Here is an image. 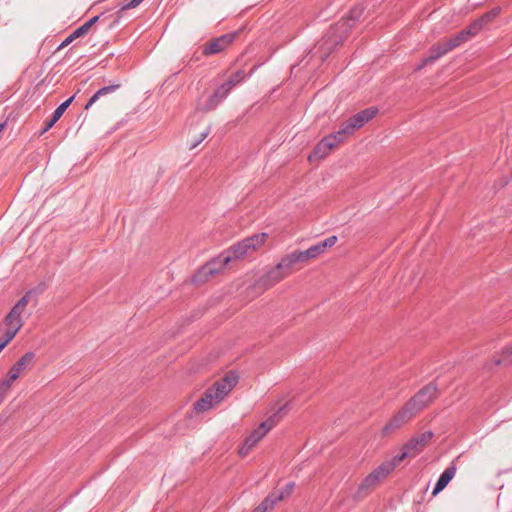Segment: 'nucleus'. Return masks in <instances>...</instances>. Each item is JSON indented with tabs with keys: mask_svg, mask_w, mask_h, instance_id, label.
Listing matches in <instances>:
<instances>
[{
	"mask_svg": "<svg viewBox=\"0 0 512 512\" xmlns=\"http://www.w3.org/2000/svg\"><path fill=\"white\" fill-rule=\"evenodd\" d=\"M238 381L239 376L236 372H227L207 388L200 399L194 403L195 412L200 414L216 408L231 393Z\"/></svg>",
	"mask_w": 512,
	"mask_h": 512,
	"instance_id": "nucleus-1",
	"label": "nucleus"
},
{
	"mask_svg": "<svg viewBox=\"0 0 512 512\" xmlns=\"http://www.w3.org/2000/svg\"><path fill=\"white\" fill-rule=\"evenodd\" d=\"M276 416L261 422L258 427L252 430L242 441L238 447V455L241 458L247 457L258 443L266 436V434L276 425Z\"/></svg>",
	"mask_w": 512,
	"mask_h": 512,
	"instance_id": "nucleus-2",
	"label": "nucleus"
},
{
	"mask_svg": "<svg viewBox=\"0 0 512 512\" xmlns=\"http://www.w3.org/2000/svg\"><path fill=\"white\" fill-rule=\"evenodd\" d=\"M30 301V292L26 293L6 315L3 321V330L7 331L9 336H16L24 325L23 316Z\"/></svg>",
	"mask_w": 512,
	"mask_h": 512,
	"instance_id": "nucleus-3",
	"label": "nucleus"
},
{
	"mask_svg": "<svg viewBox=\"0 0 512 512\" xmlns=\"http://www.w3.org/2000/svg\"><path fill=\"white\" fill-rule=\"evenodd\" d=\"M267 239V233L255 234L236 243L227 251L232 255L233 260L242 259L258 251L266 243Z\"/></svg>",
	"mask_w": 512,
	"mask_h": 512,
	"instance_id": "nucleus-4",
	"label": "nucleus"
},
{
	"mask_svg": "<svg viewBox=\"0 0 512 512\" xmlns=\"http://www.w3.org/2000/svg\"><path fill=\"white\" fill-rule=\"evenodd\" d=\"M285 264V258L282 257L277 265L256 281L255 287L259 293L273 287L292 273L290 266Z\"/></svg>",
	"mask_w": 512,
	"mask_h": 512,
	"instance_id": "nucleus-5",
	"label": "nucleus"
},
{
	"mask_svg": "<svg viewBox=\"0 0 512 512\" xmlns=\"http://www.w3.org/2000/svg\"><path fill=\"white\" fill-rule=\"evenodd\" d=\"M433 434L431 432H424L419 436L409 440L402 448V453L393 457L390 461L396 467L406 458L416 457L431 440Z\"/></svg>",
	"mask_w": 512,
	"mask_h": 512,
	"instance_id": "nucleus-6",
	"label": "nucleus"
},
{
	"mask_svg": "<svg viewBox=\"0 0 512 512\" xmlns=\"http://www.w3.org/2000/svg\"><path fill=\"white\" fill-rule=\"evenodd\" d=\"M394 465L392 462L386 461L378 468L372 471L362 482L361 489H372L377 486L383 479H385L393 470Z\"/></svg>",
	"mask_w": 512,
	"mask_h": 512,
	"instance_id": "nucleus-7",
	"label": "nucleus"
},
{
	"mask_svg": "<svg viewBox=\"0 0 512 512\" xmlns=\"http://www.w3.org/2000/svg\"><path fill=\"white\" fill-rule=\"evenodd\" d=\"M295 484L288 483L283 489L277 493H272L259 505L253 512H267L272 510L273 507L281 500L289 497L293 492Z\"/></svg>",
	"mask_w": 512,
	"mask_h": 512,
	"instance_id": "nucleus-8",
	"label": "nucleus"
},
{
	"mask_svg": "<svg viewBox=\"0 0 512 512\" xmlns=\"http://www.w3.org/2000/svg\"><path fill=\"white\" fill-rule=\"evenodd\" d=\"M338 146L335 137L328 135L324 137L313 149L308 156L310 162L319 161L324 159L329 153Z\"/></svg>",
	"mask_w": 512,
	"mask_h": 512,
	"instance_id": "nucleus-9",
	"label": "nucleus"
},
{
	"mask_svg": "<svg viewBox=\"0 0 512 512\" xmlns=\"http://www.w3.org/2000/svg\"><path fill=\"white\" fill-rule=\"evenodd\" d=\"M231 261H233L232 255H230L228 251H225L204 265L201 269V273L206 276L215 275L222 271Z\"/></svg>",
	"mask_w": 512,
	"mask_h": 512,
	"instance_id": "nucleus-10",
	"label": "nucleus"
},
{
	"mask_svg": "<svg viewBox=\"0 0 512 512\" xmlns=\"http://www.w3.org/2000/svg\"><path fill=\"white\" fill-rule=\"evenodd\" d=\"M361 13V10L352 11L351 16L348 19H342L335 24V26L332 28V36L335 37V43H340L341 41H343L344 37L347 36L349 30L353 25L351 23V20L355 21L360 16Z\"/></svg>",
	"mask_w": 512,
	"mask_h": 512,
	"instance_id": "nucleus-11",
	"label": "nucleus"
},
{
	"mask_svg": "<svg viewBox=\"0 0 512 512\" xmlns=\"http://www.w3.org/2000/svg\"><path fill=\"white\" fill-rule=\"evenodd\" d=\"M34 353H25L9 370L7 377L13 382L16 381L26 370L32 367Z\"/></svg>",
	"mask_w": 512,
	"mask_h": 512,
	"instance_id": "nucleus-12",
	"label": "nucleus"
},
{
	"mask_svg": "<svg viewBox=\"0 0 512 512\" xmlns=\"http://www.w3.org/2000/svg\"><path fill=\"white\" fill-rule=\"evenodd\" d=\"M234 35L226 34L218 38L212 39L203 45V54L206 56L217 54L223 51L229 44L232 43Z\"/></svg>",
	"mask_w": 512,
	"mask_h": 512,
	"instance_id": "nucleus-13",
	"label": "nucleus"
},
{
	"mask_svg": "<svg viewBox=\"0 0 512 512\" xmlns=\"http://www.w3.org/2000/svg\"><path fill=\"white\" fill-rule=\"evenodd\" d=\"M436 395V387H434L433 385H427L423 389H421L414 397H412V400L422 410L435 399Z\"/></svg>",
	"mask_w": 512,
	"mask_h": 512,
	"instance_id": "nucleus-14",
	"label": "nucleus"
},
{
	"mask_svg": "<svg viewBox=\"0 0 512 512\" xmlns=\"http://www.w3.org/2000/svg\"><path fill=\"white\" fill-rule=\"evenodd\" d=\"M411 420L409 416L401 409L398 413H396L383 427L382 435L388 436L393 433L395 430L402 427L404 424L408 423Z\"/></svg>",
	"mask_w": 512,
	"mask_h": 512,
	"instance_id": "nucleus-15",
	"label": "nucleus"
},
{
	"mask_svg": "<svg viewBox=\"0 0 512 512\" xmlns=\"http://www.w3.org/2000/svg\"><path fill=\"white\" fill-rule=\"evenodd\" d=\"M376 114L377 109L371 107L355 114L354 116L349 118V121L352 124V127H354L355 130H358L361 127H363L368 121H370Z\"/></svg>",
	"mask_w": 512,
	"mask_h": 512,
	"instance_id": "nucleus-16",
	"label": "nucleus"
},
{
	"mask_svg": "<svg viewBox=\"0 0 512 512\" xmlns=\"http://www.w3.org/2000/svg\"><path fill=\"white\" fill-rule=\"evenodd\" d=\"M501 7H495L490 11L484 13L478 19H476L472 24V28L475 29L478 33L489 23H492L500 14Z\"/></svg>",
	"mask_w": 512,
	"mask_h": 512,
	"instance_id": "nucleus-17",
	"label": "nucleus"
},
{
	"mask_svg": "<svg viewBox=\"0 0 512 512\" xmlns=\"http://www.w3.org/2000/svg\"><path fill=\"white\" fill-rule=\"evenodd\" d=\"M456 474V467L450 466L448 467L440 476L438 479L435 488L432 492L433 496H436L438 493H440L447 485L448 483L454 478Z\"/></svg>",
	"mask_w": 512,
	"mask_h": 512,
	"instance_id": "nucleus-18",
	"label": "nucleus"
},
{
	"mask_svg": "<svg viewBox=\"0 0 512 512\" xmlns=\"http://www.w3.org/2000/svg\"><path fill=\"white\" fill-rule=\"evenodd\" d=\"M74 99V96L70 97L68 100L63 102L61 105H59L56 110L53 113L52 118L46 122V125L42 131V134L47 132L49 129H51L54 124L61 118L65 110L69 107V105L72 103Z\"/></svg>",
	"mask_w": 512,
	"mask_h": 512,
	"instance_id": "nucleus-19",
	"label": "nucleus"
},
{
	"mask_svg": "<svg viewBox=\"0 0 512 512\" xmlns=\"http://www.w3.org/2000/svg\"><path fill=\"white\" fill-rule=\"evenodd\" d=\"M446 53L443 49V47L441 46V44L439 42H437L436 44H434L431 48H430V52H429V56L426 57L425 59H423V61L421 62V64L417 67L418 70L422 69L424 66H426L427 64H430V63H433L434 61H436L437 59H439L440 57L444 56Z\"/></svg>",
	"mask_w": 512,
	"mask_h": 512,
	"instance_id": "nucleus-20",
	"label": "nucleus"
},
{
	"mask_svg": "<svg viewBox=\"0 0 512 512\" xmlns=\"http://www.w3.org/2000/svg\"><path fill=\"white\" fill-rule=\"evenodd\" d=\"M356 130L352 127V124L349 120L342 123L339 130L335 133L330 134L332 137H335L337 144H341L345 141V139L352 135Z\"/></svg>",
	"mask_w": 512,
	"mask_h": 512,
	"instance_id": "nucleus-21",
	"label": "nucleus"
},
{
	"mask_svg": "<svg viewBox=\"0 0 512 512\" xmlns=\"http://www.w3.org/2000/svg\"><path fill=\"white\" fill-rule=\"evenodd\" d=\"M284 258H285V263H286L285 265H289L291 269L298 262L306 263L310 260L306 250L305 251H294L290 254L285 255Z\"/></svg>",
	"mask_w": 512,
	"mask_h": 512,
	"instance_id": "nucleus-22",
	"label": "nucleus"
},
{
	"mask_svg": "<svg viewBox=\"0 0 512 512\" xmlns=\"http://www.w3.org/2000/svg\"><path fill=\"white\" fill-rule=\"evenodd\" d=\"M228 93L219 86L209 97L208 103L204 106L205 110H212L214 109L217 104L223 100Z\"/></svg>",
	"mask_w": 512,
	"mask_h": 512,
	"instance_id": "nucleus-23",
	"label": "nucleus"
},
{
	"mask_svg": "<svg viewBox=\"0 0 512 512\" xmlns=\"http://www.w3.org/2000/svg\"><path fill=\"white\" fill-rule=\"evenodd\" d=\"M478 32L472 28V24L467 29L462 30L457 33L455 36L451 37L452 41L455 43V46L458 47L462 43L468 41L471 37L477 35Z\"/></svg>",
	"mask_w": 512,
	"mask_h": 512,
	"instance_id": "nucleus-24",
	"label": "nucleus"
},
{
	"mask_svg": "<svg viewBox=\"0 0 512 512\" xmlns=\"http://www.w3.org/2000/svg\"><path fill=\"white\" fill-rule=\"evenodd\" d=\"M118 87L119 85H112L101 88L90 98L89 102L85 106V109H89L99 99L100 96L106 95L109 92L114 91Z\"/></svg>",
	"mask_w": 512,
	"mask_h": 512,
	"instance_id": "nucleus-25",
	"label": "nucleus"
},
{
	"mask_svg": "<svg viewBox=\"0 0 512 512\" xmlns=\"http://www.w3.org/2000/svg\"><path fill=\"white\" fill-rule=\"evenodd\" d=\"M87 28L86 27H83L82 25L80 27H78L75 31H73L61 44L60 47H65L67 45H69L72 41H74L75 39L79 38V37H82L84 36L85 34H87Z\"/></svg>",
	"mask_w": 512,
	"mask_h": 512,
	"instance_id": "nucleus-26",
	"label": "nucleus"
},
{
	"mask_svg": "<svg viewBox=\"0 0 512 512\" xmlns=\"http://www.w3.org/2000/svg\"><path fill=\"white\" fill-rule=\"evenodd\" d=\"M402 410L409 416L411 419L417 415L421 411L420 407L412 400V398L404 405Z\"/></svg>",
	"mask_w": 512,
	"mask_h": 512,
	"instance_id": "nucleus-27",
	"label": "nucleus"
},
{
	"mask_svg": "<svg viewBox=\"0 0 512 512\" xmlns=\"http://www.w3.org/2000/svg\"><path fill=\"white\" fill-rule=\"evenodd\" d=\"M337 240V236L333 235L317 243V245L320 248L322 254H324L328 249L332 248L336 244Z\"/></svg>",
	"mask_w": 512,
	"mask_h": 512,
	"instance_id": "nucleus-28",
	"label": "nucleus"
},
{
	"mask_svg": "<svg viewBox=\"0 0 512 512\" xmlns=\"http://www.w3.org/2000/svg\"><path fill=\"white\" fill-rule=\"evenodd\" d=\"M12 383H13V381L10 380L8 377L1 380V382H0V404L3 402L6 395L8 394V392L12 386Z\"/></svg>",
	"mask_w": 512,
	"mask_h": 512,
	"instance_id": "nucleus-29",
	"label": "nucleus"
},
{
	"mask_svg": "<svg viewBox=\"0 0 512 512\" xmlns=\"http://www.w3.org/2000/svg\"><path fill=\"white\" fill-rule=\"evenodd\" d=\"M15 337L9 336L8 332L0 328V352L7 346V344Z\"/></svg>",
	"mask_w": 512,
	"mask_h": 512,
	"instance_id": "nucleus-30",
	"label": "nucleus"
},
{
	"mask_svg": "<svg viewBox=\"0 0 512 512\" xmlns=\"http://www.w3.org/2000/svg\"><path fill=\"white\" fill-rule=\"evenodd\" d=\"M244 77H245V74L243 71H237L236 73H234L233 75H231L229 77L227 82H229L231 85L235 86L238 83H240L244 79Z\"/></svg>",
	"mask_w": 512,
	"mask_h": 512,
	"instance_id": "nucleus-31",
	"label": "nucleus"
},
{
	"mask_svg": "<svg viewBox=\"0 0 512 512\" xmlns=\"http://www.w3.org/2000/svg\"><path fill=\"white\" fill-rule=\"evenodd\" d=\"M307 254H308V257L311 259H316L318 258L320 255H322V252L320 251V248L318 247L317 244L309 247L307 250H306Z\"/></svg>",
	"mask_w": 512,
	"mask_h": 512,
	"instance_id": "nucleus-32",
	"label": "nucleus"
},
{
	"mask_svg": "<svg viewBox=\"0 0 512 512\" xmlns=\"http://www.w3.org/2000/svg\"><path fill=\"white\" fill-rule=\"evenodd\" d=\"M439 43L443 47L446 54L456 48L455 43L452 41L451 38L444 39Z\"/></svg>",
	"mask_w": 512,
	"mask_h": 512,
	"instance_id": "nucleus-33",
	"label": "nucleus"
},
{
	"mask_svg": "<svg viewBox=\"0 0 512 512\" xmlns=\"http://www.w3.org/2000/svg\"><path fill=\"white\" fill-rule=\"evenodd\" d=\"M208 135V129L205 128L198 137L192 143V147H196L200 142H202Z\"/></svg>",
	"mask_w": 512,
	"mask_h": 512,
	"instance_id": "nucleus-34",
	"label": "nucleus"
},
{
	"mask_svg": "<svg viewBox=\"0 0 512 512\" xmlns=\"http://www.w3.org/2000/svg\"><path fill=\"white\" fill-rule=\"evenodd\" d=\"M143 0H129L124 4L123 9H130L138 6Z\"/></svg>",
	"mask_w": 512,
	"mask_h": 512,
	"instance_id": "nucleus-35",
	"label": "nucleus"
},
{
	"mask_svg": "<svg viewBox=\"0 0 512 512\" xmlns=\"http://www.w3.org/2000/svg\"><path fill=\"white\" fill-rule=\"evenodd\" d=\"M98 19H99V17L95 16V17L91 18L89 21H87L86 23H84L82 26L86 27L87 32H88L90 30V28L92 27V25H94L98 21Z\"/></svg>",
	"mask_w": 512,
	"mask_h": 512,
	"instance_id": "nucleus-36",
	"label": "nucleus"
},
{
	"mask_svg": "<svg viewBox=\"0 0 512 512\" xmlns=\"http://www.w3.org/2000/svg\"><path fill=\"white\" fill-rule=\"evenodd\" d=\"M221 87L227 92L229 93L230 90L234 87L233 85H231L229 82H226L224 84L221 85Z\"/></svg>",
	"mask_w": 512,
	"mask_h": 512,
	"instance_id": "nucleus-37",
	"label": "nucleus"
},
{
	"mask_svg": "<svg viewBox=\"0 0 512 512\" xmlns=\"http://www.w3.org/2000/svg\"><path fill=\"white\" fill-rule=\"evenodd\" d=\"M221 87L227 92L229 93L230 90L234 87L233 85H231L229 82H226L224 84L221 85Z\"/></svg>",
	"mask_w": 512,
	"mask_h": 512,
	"instance_id": "nucleus-38",
	"label": "nucleus"
},
{
	"mask_svg": "<svg viewBox=\"0 0 512 512\" xmlns=\"http://www.w3.org/2000/svg\"><path fill=\"white\" fill-rule=\"evenodd\" d=\"M4 128H5V124L0 123V134L3 132Z\"/></svg>",
	"mask_w": 512,
	"mask_h": 512,
	"instance_id": "nucleus-39",
	"label": "nucleus"
},
{
	"mask_svg": "<svg viewBox=\"0 0 512 512\" xmlns=\"http://www.w3.org/2000/svg\"><path fill=\"white\" fill-rule=\"evenodd\" d=\"M506 351L509 352V353H512V345L507 347Z\"/></svg>",
	"mask_w": 512,
	"mask_h": 512,
	"instance_id": "nucleus-40",
	"label": "nucleus"
}]
</instances>
